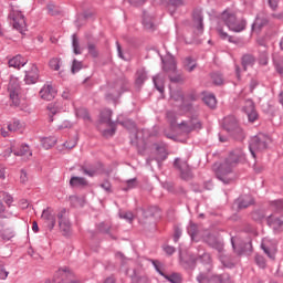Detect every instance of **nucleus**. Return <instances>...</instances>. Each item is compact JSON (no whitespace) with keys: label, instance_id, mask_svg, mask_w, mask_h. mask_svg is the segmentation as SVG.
I'll return each instance as SVG.
<instances>
[{"label":"nucleus","instance_id":"f257e3e1","mask_svg":"<svg viewBox=\"0 0 283 283\" xmlns=\"http://www.w3.org/2000/svg\"><path fill=\"white\" fill-rule=\"evenodd\" d=\"M244 160V153L242 149H235L226 158L224 161L220 164V166L217 169V176L219 180H222L226 185L230 182L231 179L227 178L229 174H231L234 169V167Z\"/></svg>","mask_w":283,"mask_h":283},{"label":"nucleus","instance_id":"f03ea898","mask_svg":"<svg viewBox=\"0 0 283 283\" xmlns=\"http://www.w3.org/2000/svg\"><path fill=\"white\" fill-rule=\"evenodd\" d=\"M283 200H274L269 203V208L265 212L269 227H272L274 231H283Z\"/></svg>","mask_w":283,"mask_h":283},{"label":"nucleus","instance_id":"7ed1b4c3","mask_svg":"<svg viewBox=\"0 0 283 283\" xmlns=\"http://www.w3.org/2000/svg\"><path fill=\"white\" fill-rule=\"evenodd\" d=\"M8 21L10 25L20 34H25L28 31V24L25 23V15L19 10V7H14L11 4L9 14H8Z\"/></svg>","mask_w":283,"mask_h":283},{"label":"nucleus","instance_id":"20e7f679","mask_svg":"<svg viewBox=\"0 0 283 283\" xmlns=\"http://www.w3.org/2000/svg\"><path fill=\"white\" fill-rule=\"evenodd\" d=\"M222 23H226L227 28L232 32H242L247 28V22L244 20H238L235 14L231 11H224L221 14Z\"/></svg>","mask_w":283,"mask_h":283},{"label":"nucleus","instance_id":"39448f33","mask_svg":"<svg viewBox=\"0 0 283 283\" xmlns=\"http://www.w3.org/2000/svg\"><path fill=\"white\" fill-rule=\"evenodd\" d=\"M57 222L60 231L64 237H67L70 233H72V222H70V214L67 213V209L61 208L59 210Z\"/></svg>","mask_w":283,"mask_h":283},{"label":"nucleus","instance_id":"423d86ee","mask_svg":"<svg viewBox=\"0 0 283 283\" xmlns=\"http://www.w3.org/2000/svg\"><path fill=\"white\" fill-rule=\"evenodd\" d=\"M164 70L165 72H167L169 74V78L172 83H180L182 82V75L178 74V75H174L176 74V59L171 55H168L165 60H164Z\"/></svg>","mask_w":283,"mask_h":283},{"label":"nucleus","instance_id":"0eeeda50","mask_svg":"<svg viewBox=\"0 0 283 283\" xmlns=\"http://www.w3.org/2000/svg\"><path fill=\"white\" fill-rule=\"evenodd\" d=\"M269 140H270L269 137H266L264 135L255 136L250 140L249 149H250L253 158H255L256 151H262V150L266 149V146L269 145Z\"/></svg>","mask_w":283,"mask_h":283},{"label":"nucleus","instance_id":"6e6552de","mask_svg":"<svg viewBox=\"0 0 283 283\" xmlns=\"http://www.w3.org/2000/svg\"><path fill=\"white\" fill-rule=\"evenodd\" d=\"M20 92H21V86H19V83L17 82L9 83L8 93H9V98L11 101V105H13V107H19V105H21V99L19 98Z\"/></svg>","mask_w":283,"mask_h":283},{"label":"nucleus","instance_id":"1a4fd4ad","mask_svg":"<svg viewBox=\"0 0 283 283\" xmlns=\"http://www.w3.org/2000/svg\"><path fill=\"white\" fill-rule=\"evenodd\" d=\"M242 109L247 114L250 123H255V120H258V112L255 111V104H253V101H245Z\"/></svg>","mask_w":283,"mask_h":283},{"label":"nucleus","instance_id":"9d476101","mask_svg":"<svg viewBox=\"0 0 283 283\" xmlns=\"http://www.w3.org/2000/svg\"><path fill=\"white\" fill-rule=\"evenodd\" d=\"M179 129L181 132H185V134H189V132H193V129H200L202 127V124H200V120L198 118H192L188 122H181L178 124Z\"/></svg>","mask_w":283,"mask_h":283},{"label":"nucleus","instance_id":"9b49d317","mask_svg":"<svg viewBox=\"0 0 283 283\" xmlns=\"http://www.w3.org/2000/svg\"><path fill=\"white\" fill-rule=\"evenodd\" d=\"M41 218L50 231H52V229H54V227H56V217H54V213L52 212L51 208L44 209L42 211Z\"/></svg>","mask_w":283,"mask_h":283},{"label":"nucleus","instance_id":"f8f14e48","mask_svg":"<svg viewBox=\"0 0 283 283\" xmlns=\"http://www.w3.org/2000/svg\"><path fill=\"white\" fill-rule=\"evenodd\" d=\"M39 81V67L36 64H31L30 70L25 71L24 82L27 85H34Z\"/></svg>","mask_w":283,"mask_h":283},{"label":"nucleus","instance_id":"ddd939ff","mask_svg":"<svg viewBox=\"0 0 283 283\" xmlns=\"http://www.w3.org/2000/svg\"><path fill=\"white\" fill-rule=\"evenodd\" d=\"M156 271L159 272V274L163 275V277H165L166 280H168V282H171V283H182V276H180V274L178 273H172V274H165L164 272L160 271V262L158 261H154L153 262Z\"/></svg>","mask_w":283,"mask_h":283},{"label":"nucleus","instance_id":"4468645a","mask_svg":"<svg viewBox=\"0 0 283 283\" xmlns=\"http://www.w3.org/2000/svg\"><path fill=\"white\" fill-rule=\"evenodd\" d=\"M175 167L179 168L181 171V177L184 180L191 178V168H189V164L187 161H182L180 159L175 160Z\"/></svg>","mask_w":283,"mask_h":283},{"label":"nucleus","instance_id":"2eb2a0df","mask_svg":"<svg viewBox=\"0 0 283 283\" xmlns=\"http://www.w3.org/2000/svg\"><path fill=\"white\" fill-rule=\"evenodd\" d=\"M261 247L264 253L268 254V258H270V260H275V253L277 251V245L275 243H272L271 241L265 240L263 241Z\"/></svg>","mask_w":283,"mask_h":283},{"label":"nucleus","instance_id":"dca6fc26","mask_svg":"<svg viewBox=\"0 0 283 283\" xmlns=\"http://www.w3.org/2000/svg\"><path fill=\"white\" fill-rule=\"evenodd\" d=\"M40 96L43 101H54L56 97V91L52 85L48 84L44 85L43 88L40 91Z\"/></svg>","mask_w":283,"mask_h":283},{"label":"nucleus","instance_id":"f3484780","mask_svg":"<svg viewBox=\"0 0 283 283\" xmlns=\"http://www.w3.org/2000/svg\"><path fill=\"white\" fill-rule=\"evenodd\" d=\"M53 283H81V281L67 282V268L60 269L53 276Z\"/></svg>","mask_w":283,"mask_h":283},{"label":"nucleus","instance_id":"a211bd4d","mask_svg":"<svg viewBox=\"0 0 283 283\" xmlns=\"http://www.w3.org/2000/svg\"><path fill=\"white\" fill-rule=\"evenodd\" d=\"M205 241L210 244V247H213V249H217L219 253H222V251L224 250V245L222 244V242H220L218 238L213 234H208L207 237H205Z\"/></svg>","mask_w":283,"mask_h":283},{"label":"nucleus","instance_id":"6ab92c4d","mask_svg":"<svg viewBox=\"0 0 283 283\" xmlns=\"http://www.w3.org/2000/svg\"><path fill=\"white\" fill-rule=\"evenodd\" d=\"M9 67H14L15 70H21V67L25 66L28 64V60H25L21 55H15L8 62Z\"/></svg>","mask_w":283,"mask_h":283},{"label":"nucleus","instance_id":"aec40b11","mask_svg":"<svg viewBox=\"0 0 283 283\" xmlns=\"http://www.w3.org/2000/svg\"><path fill=\"white\" fill-rule=\"evenodd\" d=\"M107 111H102L99 114V118L97 120V129L99 132H103V136H106L107 134Z\"/></svg>","mask_w":283,"mask_h":283},{"label":"nucleus","instance_id":"412c9836","mask_svg":"<svg viewBox=\"0 0 283 283\" xmlns=\"http://www.w3.org/2000/svg\"><path fill=\"white\" fill-rule=\"evenodd\" d=\"M192 18L193 28H196V34H202V12L195 11Z\"/></svg>","mask_w":283,"mask_h":283},{"label":"nucleus","instance_id":"4be33fe9","mask_svg":"<svg viewBox=\"0 0 283 283\" xmlns=\"http://www.w3.org/2000/svg\"><path fill=\"white\" fill-rule=\"evenodd\" d=\"M223 127L227 132H238V119H235V117L224 118Z\"/></svg>","mask_w":283,"mask_h":283},{"label":"nucleus","instance_id":"5701e85b","mask_svg":"<svg viewBox=\"0 0 283 283\" xmlns=\"http://www.w3.org/2000/svg\"><path fill=\"white\" fill-rule=\"evenodd\" d=\"M268 23H269V20H266V17L258 15L252 25L253 32H260V30H262L264 25H266Z\"/></svg>","mask_w":283,"mask_h":283},{"label":"nucleus","instance_id":"b1692460","mask_svg":"<svg viewBox=\"0 0 283 283\" xmlns=\"http://www.w3.org/2000/svg\"><path fill=\"white\" fill-rule=\"evenodd\" d=\"M87 179L84 177H71L70 187H87Z\"/></svg>","mask_w":283,"mask_h":283},{"label":"nucleus","instance_id":"393cba45","mask_svg":"<svg viewBox=\"0 0 283 283\" xmlns=\"http://www.w3.org/2000/svg\"><path fill=\"white\" fill-rule=\"evenodd\" d=\"M253 65H255V57H253V55H244L242 57V67L244 72H247V70H251Z\"/></svg>","mask_w":283,"mask_h":283},{"label":"nucleus","instance_id":"a878e982","mask_svg":"<svg viewBox=\"0 0 283 283\" xmlns=\"http://www.w3.org/2000/svg\"><path fill=\"white\" fill-rule=\"evenodd\" d=\"M197 66L198 63L192 57H186L184 60V70H186V72H193Z\"/></svg>","mask_w":283,"mask_h":283},{"label":"nucleus","instance_id":"bb28decb","mask_svg":"<svg viewBox=\"0 0 283 283\" xmlns=\"http://www.w3.org/2000/svg\"><path fill=\"white\" fill-rule=\"evenodd\" d=\"M75 114L77 118H82L83 120L92 123V117L90 116V112L87 111V108H77L75 111Z\"/></svg>","mask_w":283,"mask_h":283},{"label":"nucleus","instance_id":"cd10ccee","mask_svg":"<svg viewBox=\"0 0 283 283\" xmlns=\"http://www.w3.org/2000/svg\"><path fill=\"white\" fill-rule=\"evenodd\" d=\"M154 83H155L156 90H158V92L163 94V92H165V77L157 75L154 77Z\"/></svg>","mask_w":283,"mask_h":283},{"label":"nucleus","instance_id":"c85d7f7f","mask_svg":"<svg viewBox=\"0 0 283 283\" xmlns=\"http://www.w3.org/2000/svg\"><path fill=\"white\" fill-rule=\"evenodd\" d=\"M253 205V197L244 196L239 199V209H247V207H251Z\"/></svg>","mask_w":283,"mask_h":283},{"label":"nucleus","instance_id":"c756f323","mask_svg":"<svg viewBox=\"0 0 283 283\" xmlns=\"http://www.w3.org/2000/svg\"><path fill=\"white\" fill-rule=\"evenodd\" d=\"M14 156H32V151L30 150V146L22 145L18 150H13Z\"/></svg>","mask_w":283,"mask_h":283},{"label":"nucleus","instance_id":"7c9ffc66","mask_svg":"<svg viewBox=\"0 0 283 283\" xmlns=\"http://www.w3.org/2000/svg\"><path fill=\"white\" fill-rule=\"evenodd\" d=\"M203 103L210 107V109H213L216 105H218V102L216 101V96L212 94H208L203 97Z\"/></svg>","mask_w":283,"mask_h":283},{"label":"nucleus","instance_id":"2f4dec72","mask_svg":"<svg viewBox=\"0 0 283 283\" xmlns=\"http://www.w3.org/2000/svg\"><path fill=\"white\" fill-rule=\"evenodd\" d=\"M147 81V73L145 72V69H140L136 73V84L143 85Z\"/></svg>","mask_w":283,"mask_h":283},{"label":"nucleus","instance_id":"473e14b6","mask_svg":"<svg viewBox=\"0 0 283 283\" xmlns=\"http://www.w3.org/2000/svg\"><path fill=\"white\" fill-rule=\"evenodd\" d=\"M217 32L223 41H229L230 43L233 41V38H231L227 32H224V29H222V24L219 23L217 27Z\"/></svg>","mask_w":283,"mask_h":283},{"label":"nucleus","instance_id":"72a5a7b5","mask_svg":"<svg viewBox=\"0 0 283 283\" xmlns=\"http://www.w3.org/2000/svg\"><path fill=\"white\" fill-rule=\"evenodd\" d=\"M54 145H56V137H45L42 139V146L44 149H51Z\"/></svg>","mask_w":283,"mask_h":283},{"label":"nucleus","instance_id":"f704fd0d","mask_svg":"<svg viewBox=\"0 0 283 283\" xmlns=\"http://www.w3.org/2000/svg\"><path fill=\"white\" fill-rule=\"evenodd\" d=\"M0 238L6 242H8L9 240H12V238H14V232L10 229H3V226H2Z\"/></svg>","mask_w":283,"mask_h":283},{"label":"nucleus","instance_id":"c9c22d12","mask_svg":"<svg viewBox=\"0 0 283 283\" xmlns=\"http://www.w3.org/2000/svg\"><path fill=\"white\" fill-rule=\"evenodd\" d=\"M80 171L84 175V176H88L90 178H94V176H96V169L94 168H90L87 166H82Z\"/></svg>","mask_w":283,"mask_h":283},{"label":"nucleus","instance_id":"e433bc0d","mask_svg":"<svg viewBox=\"0 0 283 283\" xmlns=\"http://www.w3.org/2000/svg\"><path fill=\"white\" fill-rule=\"evenodd\" d=\"M87 50H88V54H90L93 59H98V49H96V44H94V43H88V44H87Z\"/></svg>","mask_w":283,"mask_h":283},{"label":"nucleus","instance_id":"4c0bfd02","mask_svg":"<svg viewBox=\"0 0 283 283\" xmlns=\"http://www.w3.org/2000/svg\"><path fill=\"white\" fill-rule=\"evenodd\" d=\"M72 45H73L74 54H81V48H80L78 38L76 36V34L72 35Z\"/></svg>","mask_w":283,"mask_h":283},{"label":"nucleus","instance_id":"58836bf2","mask_svg":"<svg viewBox=\"0 0 283 283\" xmlns=\"http://www.w3.org/2000/svg\"><path fill=\"white\" fill-rule=\"evenodd\" d=\"M8 275H10V272L7 271L6 263L0 261V280H8Z\"/></svg>","mask_w":283,"mask_h":283},{"label":"nucleus","instance_id":"ea45409f","mask_svg":"<svg viewBox=\"0 0 283 283\" xmlns=\"http://www.w3.org/2000/svg\"><path fill=\"white\" fill-rule=\"evenodd\" d=\"M83 70V62H80L77 60H73V64L71 67L72 74H76V72H81Z\"/></svg>","mask_w":283,"mask_h":283},{"label":"nucleus","instance_id":"a19ab883","mask_svg":"<svg viewBox=\"0 0 283 283\" xmlns=\"http://www.w3.org/2000/svg\"><path fill=\"white\" fill-rule=\"evenodd\" d=\"M119 218H122L123 220H126L127 222H134L135 216L133 212L123 211V212H119Z\"/></svg>","mask_w":283,"mask_h":283},{"label":"nucleus","instance_id":"79ce46f5","mask_svg":"<svg viewBox=\"0 0 283 283\" xmlns=\"http://www.w3.org/2000/svg\"><path fill=\"white\" fill-rule=\"evenodd\" d=\"M188 233L191 237V240H196V235H198V226L191 223L188 228Z\"/></svg>","mask_w":283,"mask_h":283},{"label":"nucleus","instance_id":"37998d69","mask_svg":"<svg viewBox=\"0 0 283 283\" xmlns=\"http://www.w3.org/2000/svg\"><path fill=\"white\" fill-rule=\"evenodd\" d=\"M211 78L214 85H222L224 83V78H222V74L220 73L212 74Z\"/></svg>","mask_w":283,"mask_h":283},{"label":"nucleus","instance_id":"c03bdc74","mask_svg":"<svg viewBox=\"0 0 283 283\" xmlns=\"http://www.w3.org/2000/svg\"><path fill=\"white\" fill-rule=\"evenodd\" d=\"M8 132H19L21 129V123L13 122L7 126Z\"/></svg>","mask_w":283,"mask_h":283},{"label":"nucleus","instance_id":"a18cd8bd","mask_svg":"<svg viewBox=\"0 0 283 283\" xmlns=\"http://www.w3.org/2000/svg\"><path fill=\"white\" fill-rule=\"evenodd\" d=\"M107 127H108V130H107L108 136H114V134L116 132V123L108 119Z\"/></svg>","mask_w":283,"mask_h":283},{"label":"nucleus","instance_id":"49530a36","mask_svg":"<svg viewBox=\"0 0 283 283\" xmlns=\"http://www.w3.org/2000/svg\"><path fill=\"white\" fill-rule=\"evenodd\" d=\"M78 143V138H73V139H70L67 142L64 143V146L66 147V149H74V147H76Z\"/></svg>","mask_w":283,"mask_h":283},{"label":"nucleus","instance_id":"de8ad7c7","mask_svg":"<svg viewBox=\"0 0 283 283\" xmlns=\"http://www.w3.org/2000/svg\"><path fill=\"white\" fill-rule=\"evenodd\" d=\"M49 65L51 70H54L55 72H59V70H61V65L59 64V59L50 60Z\"/></svg>","mask_w":283,"mask_h":283},{"label":"nucleus","instance_id":"09e8293b","mask_svg":"<svg viewBox=\"0 0 283 283\" xmlns=\"http://www.w3.org/2000/svg\"><path fill=\"white\" fill-rule=\"evenodd\" d=\"M200 261L203 262V264H211V254L203 253L200 258Z\"/></svg>","mask_w":283,"mask_h":283},{"label":"nucleus","instance_id":"8fccbe9b","mask_svg":"<svg viewBox=\"0 0 283 283\" xmlns=\"http://www.w3.org/2000/svg\"><path fill=\"white\" fill-rule=\"evenodd\" d=\"M169 3L175 8H181V6H185V0H169Z\"/></svg>","mask_w":283,"mask_h":283},{"label":"nucleus","instance_id":"3c124183","mask_svg":"<svg viewBox=\"0 0 283 283\" xmlns=\"http://www.w3.org/2000/svg\"><path fill=\"white\" fill-rule=\"evenodd\" d=\"M28 181V172L22 169L20 172V182H22V185H25V182Z\"/></svg>","mask_w":283,"mask_h":283},{"label":"nucleus","instance_id":"603ef678","mask_svg":"<svg viewBox=\"0 0 283 283\" xmlns=\"http://www.w3.org/2000/svg\"><path fill=\"white\" fill-rule=\"evenodd\" d=\"M126 185L127 189H134L138 186V182L136 181V179H129L128 181H126Z\"/></svg>","mask_w":283,"mask_h":283},{"label":"nucleus","instance_id":"864d4df0","mask_svg":"<svg viewBox=\"0 0 283 283\" xmlns=\"http://www.w3.org/2000/svg\"><path fill=\"white\" fill-rule=\"evenodd\" d=\"M274 63H275L276 71L279 72V74L283 76V63L277 62L276 59H274Z\"/></svg>","mask_w":283,"mask_h":283},{"label":"nucleus","instance_id":"5fc2aeb1","mask_svg":"<svg viewBox=\"0 0 283 283\" xmlns=\"http://www.w3.org/2000/svg\"><path fill=\"white\" fill-rule=\"evenodd\" d=\"M3 200H4L6 205H9V206H11L12 202L14 201V199L12 198V196H10L9 193H4Z\"/></svg>","mask_w":283,"mask_h":283},{"label":"nucleus","instance_id":"6e6d98bb","mask_svg":"<svg viewBox=\"0 0 283 283\" xmlns=\"http://www.w3.org/2000/svg\"><path fill=\"white\" fill-rule=\"evenodd\" d=\"M164 251L168 254V255H174V253H176V248L168 245L164 248Z\"/></svg>","mask_w":283,"mask_h":283},{"label":"nucleus","instance_id":"4d7b16f0","mask_svg":"<svg viewBox=\"0 0 283 283\" xmlns=\"http://www.w3.org/2000/svg\"><path fill=\"white\" fill-rule=\"evenodd\" d=\"M159 156L157 157V160L160 161V160H165L167 158V153L165 151V148H160L159 149Z\"/></svg>","mask_w":283,"mask_h":283},{"label":"nucleus","instance_id":"13d9d810","mask_svg":"<svg viewBox=\"0 0 283 283\" xmlns=\"http://www.w3.org/2000/svg\"><path fill=\"white\" fill-rule=\"evenodd\" d=\"M97 231H99V233H107V228L105 222H102L97 226Z\"/></svg>","mask_w":283,"mask_h":283},{"label":"nucleus","instance_id":"bf43d9fd","mask_svg":"<svg viewBox=\"0 0 283 283\" xmlns=\"http://www.w3.org/2000/svg\"><path fill=\"white\" fill-rule=\"evenodd\" d=\"M180 235H182V231H180V229L175 230L174 241L178 242V240H180Z\"/></svg>","mask_w":283,"mask_h":283},{"label":"nucleus","instance_id":"052dcab7","mask_svg":"<svg viewBox=\"0 0 283 283\" xmlns=\"http://www.w3.org/2000/svg\"><path fill=\"white\" fill-rule=\"evenodd\" d=\"M197 280H198L199 283L209 282V280L207 279V275H205V274H200L199 276H197Z\"/></svg>","mask_w":283,"mask_h":283},{"label":"nucleus","instance_id":"680f3d73","mask_svg":"<svg viewBox=\"0 0 283 283\" xmlns=\"http://www.w3.org/2000/svg\"><path fill=\"white\" fill-rule=\"evenodd\" d=\"M46 10H48L49 14H51V17L56 15V11H54V6L49 4V6L46 7Z\"/></svg>","mask_w":283,"mask_h":283},{"label":"nucleus","instance_id":"e2e57ef3","mask_svg":"<svg viewBox=\"0 0 283 283\" xmlns=\"http://www.w3.org/2000/svg\"><path fill=\"white\" fill-rule=\"evenodd\" d=\"M144 25L147 30H151V28H154V23L147 19H144Z\"/></svg>","mask_w":283,"mask_h":283},{"label":"nucleus","instance_id":"0e129e2a","mask_svg":"<svg viewBox=\"0 0 283 283\" xmlns=\"http://www.w3.org/2000/svg\"><path fill=\"white\" fill-rule=\"evenodd\" d=\"M256 263L259 264V266H261V269H264V266H266L264 259H262L260 256L256 258Z\"/></svg>","mask_w":283,"mask_h":283},{"label":"nucleus","instance_id":"69168bd1","mask_svg":"<svg viewBox=\"0 0 283 283\" xmlns=\"http://www.w3.org/2000/svg\"><path fill=\"white\" fill-rule=\"evenodd\" d=\"M279 1L280 0H269L270 8H272V10H275V8H277Z\"/></svg>","mask_w":283,"mask_h":283},{"label":"nucleus","instance_id":"338daca9","mask_svg":"<svg viewBox=\"0 0 283 283\" xmlns=\"http://www.w3.org/2000/svg\"><path fill=\"white\" fill-rule=\"evenodd\" d=\"M0 134L1 136H3V138H8V136H10V130H6V128H1Z\"/></svg>","mask_w":283,"mask_h":283},{"label":"nucleus","instance_id":"774afa93","mask_svg":"<svg viewBox=\"0 0 283 283\" xmlns=\"http://www.w3.org/2000/svg\"><path fill=\"white\" fill-rule=\"evenodd\" d=\"M217 280L220 281V283H224V280H229V276H217ZM226 283H229V281H227Z\"/></svg>","mask_w":283,"mask_h":283}]
</instances>
